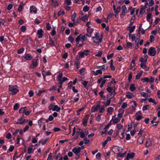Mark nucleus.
Segmentation results:
<instances>
[{"label": "nucleus", "instance_id": "obj_10", "mask_svg": "<svg viewBox=\"0 0 160 160\" xmlns=\"http://www.w3.org/2000/svg\"><path fill=\"white\" fill-rule=\"evenodd\" d=\"M89 117V115H87L84 118L82 122V123L83 126H87V121Z\"/></svg>", "mask_w": 160, "mask_h": 160}, {"label": "nucleus", "instance_id": "obj_16", "mask_svg": "<svg viewBox=\"0 0 160 160\" xmlns=\"http://www.w3.org/2000/svg\"><path fill=\"white\" fill-rule=\"evenodd\" d=\"M22 118L21 117L19 118L18 119V120L21 122H16V123L17 124H24L25 122H26L27 121H28V120L24 119L22 121Z\"/></svg>", "mask_w": 160, "mask_h": 160}, {"label": "nucleus", "instance_id": "obj_24", "mask_svg": "<svg viewBox=\"0 0 160 160\" xmlns=\"http://www.w3.org/2000/svg\"><path fill=\"white\" fill-rule=\"evenodd\" d=\"M152 145V142L150 139H147L146 143V147L147 148L149 147Z\"/></svg>", "mask_w": 160, "mask_h": 160}, {"label": "nucleus", "instance_id": "obj_1", "mask_svg": "<svg viewBox=\"0 0 160 160\" xmlns=\"http://www.w3.org/2000/svg\"><path fill=\"white\" fill-rule=\"evenodd\" d=\"M94 37H92V40L93 42L95 43H101L102 41V37L100 36L98 32H96L94 34Z\"/></svg>", "mask_w": 160, "mask_h": 160}, {"label": "nucleus", "instance_id": "obj_63", "mask_svg": "<svg viewBox=\"0 0 160 160\" xmlns=\"http://www.w3.org/2000/svg\"><path fill=\"white\" fill-rule=\"evenodd\" d=\"M147 61H146L145 59L143 58H140L139 61L141 62V63H146V62Z\"/></svg>", "mask_w": 160, "mask_h": 160}, {"label": "nucleus", "instance_id": "obj_39", "mask_svg": "<svg viewBox=\"0 0 160 160\" xmlns=\"http://www.w3.org/2000/svg\"><path fill=\"white\" fill-rule=\"evenodd\" d=\"M141 81L143 82H149V78L148 77H145L143 78H142L141 79Z\"/></svg>", "mask_w": 160, "mask_h": 160}, {"label": "nucleus", "instance_id": "obj_30", "mask_svg": "<svg viewBox=\"0 0 160 160\" xmlns=\"http://www.w3.org/2000/svg\"><path fill=\"white\" fill-rule=\"evenodd\" d=\"M51 74V73L49 71H48V72H46L44 71H42V76H49Z\"/></svg>", "mask_w": 160, "mask_h": 160}, {"label": "nucleus", "instance_id": "obj_18", "mask_svg": "<svg viewBox=\"0 0 160 160\" xmlns=\"http://www.w3.org/2000/svg\"><path fill=\"white\" fill-rule=\"evenodd\" d=\"M125 132V130H122L120 131L119 133H118L119 134V137L120 139H123L124 137V133Z\"/></svg>", "mask_w": 160, "mask_h": 160}, {"label": "nucleus", "instance_id": "obj_6", "mask_svg": "<svg viewBox=\"0 0 160 160\" xmlns=\"http://www.w3.org/2000/svg\"><path fill=\"white\" fill-rule=\"evenodd\" d=\"M156 53V51L155 48L153 47H150L148 51V54L151 56H154Z\"/></svg>", "mask_w": 160, "mask_h": 160}, {"label": "nucleus", "instance_id": "obj_12", "mask_svg": "<svg viewBox=\"0 0 160 160\" xmlns=\"http://www.w3.org/2000/svg\"><path fill=\"white\" fill-rule=\"evenodd\" d=\"M43 31L42 29H38L37 31V34L38 35V38H41L43 36Z\"/></svg>", "mask_w": 160, "mask_h": 160}, {"label": "nucleus", "instance_id": "obj_26", "mask_svg": "<svg viewBox=\"0 0 160 160\" xmlns=\"http://www.w3.org/2000/svg\"><path fill=\"white\" fill-rule=\"evenodd\" d=\"M133 103V105H132V110L133 112H135L136 109V107L137 106V104L135 101H133L132 102H131V103Z\"/></svg>", "mask_w": 160, "mask_h": 160}, {"label": "nucleus", "instance_id": "obj_2", "mask_svg": "<svg viewBox=\"0 0 160 160\" xmlns=\"http://www.w3.org/2000/svg\"><path fill=\"white\" fill-rule=\"evenodd\" d=\"M88 133V130L87 129L83 130L78 128L77 131V134H79L82 138H83L85 135L87 136Z\"/></svg>", "mask_w": 160, "mask_h": 160}, {"label": "nucleus", "instance_id": "obj_8", "mask_svg": "<svg viewBox=\"0 0 160 160\" xmlns=\"http://www.w3.org/2000/svg\"><path fill=\"white\" fill-rule=\"evenodd\" d=\"M112 150L115 153L118 154L119 153L121 152L123 150V149L121 147H120L118 146H115L113 148Z\"/></svg>", "mask_w": 160, "mask_h": 160}, {"label": "nucleus", "instance_id": "obj_25", "mask_svg": "<svg viewBox=\"0 0 160 160\" xmlns=\"http://www.w3.org/2000/svg\"><path fill=\"white\" fill-rule=\"evenodd\" d=\"M52 4L54 7H56L58 6V3L57 0H54L53 1H51Z\"/></svg>", "mask_w": 160, "mask_h": 160}, {"label": "nucleus", "instance_id": "obj_54", "mask_svg": "<svg viewBox=\"0 0 160 160\" xmlns=\"http://www.w3.org/2000/svg\"><path fill=\"white\" fill-rule=\"evenodd\" d=\"M155 37L153 35H151L150 36V41L151 42H152L155 40Z\"/></svg>", "mask_w": 160, "mask_h": 160}, {"label": "nucleus", "instance_id": "obj_53", "mask_svg": "<svg viewBox=\"0 0 160 160\" xmlns=\"http://www.w3.org/2000/svg\"><path fill=\"white\" fill-rule=\"evenodd\" d=\"M101 68L100 70H101V71L106 70L108 68L107 66L105 65H103L102 66H101Z\"/></svg>", "mask_w": 160, "mask_h": 160}, {"label": "nucleus", "instance_id": "obj_34", "mask_svg": "<svg viewBox=\"0 0 160 160\" xmlns=\"http://www.w3.org/2000/svg\"><path fill=\"white\" fill-rule=\"evenodd\" d=\"M143 71H141L139 73L137 74L135 77V78L136 79H138L141 76L142 74Z\"/></svg>", "mask_w": 160, "mask_h": 160}, {"label": "nucleus", "instance_id": "obj_15", "mask_svg": "<svg viewBox=\"0 0 160 160\" xmlns=\"http://www.w3.org/2000/svg\"><path fill=\"white\" fill-rule=\"evenodd\" d=\"M93 29L92 28H89L87 29V36L88 37H90L92 36V33L93 32Z\"/></svg>", "mask_w": 160, "mask_h": 160}, {"label": "nucleus", "instance_id": "obj_31", "mask_svg": "<svg viewBox=\"0 0 160 160\" xmlns=\"http://www.w3.org/2000/svg\"><path fill=\"white\" fill-rule=\"evenodd\" d=\"M130 90L132 92H133L136 89V88L135 85L134 84H132L131 85L130 88Z\"/></svg>", "mask_w": 160, "mask_h": 160}, {"label": "nucleus", "instance_id": "obj_46", "mask_svg": "<svg viewBox=\"0 0 160 160\" xmlns=\"http://www.w3.org/2000/svg\"><path fill=\"white\" fill-rule=\"evenodd\" d=\"M89 9V8L88 7L87 5L85 6L83 8V10L84 12H87L88 11Z\"/></svg>", "mask_w": 160, "mask_h": 160}, {"label": "nucleus", "instance_id": "obj_61", "mask_svg": "<svg viewBox=\"0 0 160 160\" xmlns=\"http://www.w3.org/2000/svg\"><path fill=\"white\" fill-rule=\"evenodd\" d=\"M126 45H127V46L128 48H131L132 47V44L130 42H127Z\"/></svg>", "mask_w": 160, "mask_h": 160}, {"label": "nucleus", "instance_id": "obj_35", "mask_svg": "<svg viewBox=\"0 0 160 160\" xmlns=\"http://www.w3.org/2000/svg\"><path fill=\"white\" fill-rule=\"evenodd\" d=\"M62 73H59L57 77V79L58 81H60V80H61V79L62 78Z\"/></svg>", "mask_w": 160, "mask_h": 160}, {"label": "nucleus", "instance_id": "obj_57", "mask_svg": "<svg viewBox=\"0 0 160 160\" xmlns=\"http://www.w3.org/2000/svg\"><path fill=\"white\" fill-rule=\"evenodd\" d=\"M87 34L86 35H84L82 36L81 38L84 41H86L87 39Z\"/></svg>", "mask_w": 160, "mask_h": 160}, {"label": "nucleus", "instance_id": "obj_55", "mask_svg": "<svg viewBox=\"0 0 160 160\" xmlns=\"http://www.w3.org/2000/svg\"><path fill=\"white\" fill-rule=\"evenodd\" d=\"M19 104L18 103H15L13 107V109L14 110H17L19 108Z\"/></svg>", "mask_w": 160, "mask_h": 160}, {"label": "nucleus", "instance_id": "obj_62", "mask_svg": "<svg viewBox=\"0 0 160 160\" xmlns=\"http://www.w3.org/2000/svg\"><path fill=\"white\" fill-rule=\"evenodd\" d=\"M88 82L87 81H84L83 82H82V84L84 86L85 88H86L88 84Z\"/></svg>", "mask_w": 160, "mask_h": 160}, {"label": "nucleus", "instance_id": "obj_52", "mask_svg": "<svg viewBox=\"0 0 160 160\" xmlns=\"http://www.w3.org/2000/svg\"><path fill=\"white\" fill-rule=\"evenodd\" d=\"M73 83L72 81H71L69 82L68 84V87L70 89H71V88L72 87Z\"/></svg>", "mask_w": 160, "mask_h": 160}, {"label": "nucleus", "instance_id": "obj_27", "mask_svg": "<svg viewBox=\"0 0 160 160\" xmlns=\"http://www.w3.org/2000/svg\"><path fill=\"white\" fill-rule=\"evenodd\" d=\"M140 66L142 68L145 69L146 71L148 70V68L146 67V63H141Z\"/></svg>", "mask_w": 160, "mask_h": 160}, {"label": "nucleus", "instance_id": "obj_29", "mask_svg": "<svg viewBox=\"0 0 160 160\" xmlns=\"http://www.w3.org/2000/svg\"><path fill=\"white\" fill-rule=\"evenodd\" d=\"M135 59H133L132 60L131 63V66L130 69H132L135 66Z\"/></svg>", "mask_w": 160, "mask_h": 160}, {"label": "nucleus", "instance_id": "obj_20", "mask_svg": "<svg viewBox=\"0 0 160 160\" xmlns=\"http://www.w3.org/2000/svg\"><path fill=\"white\" fill-rule=\"evenodd\" d=\"M32 58V56L29 54H26L24 56V58L28 60H31Z\"/></svg>", "mask_w": 160, "mask_h": 160}, {"label": "nucleus", "instance_id": "obj_38", "mask_svg": "<svg viewBox=\"0 0 160 160\" xmlns=\"http://www.w3.org/2000/svg\"><path fill=\"white\" fill-rule=\"evenodd\" d=\"M129 36L130 38H131L132 41H134L136 37L134 34L129 33Z\"/></svg>", "mask_w": 160, "mask_h": 160}, {"label": "nucleus", "instance_id": "obj_17", "mask_svg": "<svg viewBox=\"0 0 160 160\" xmlns=\"http://www.w3.org/2000/svg\"><path fill=\"white\" fill-rule=\"evenodd\" d=\"M92 72L93 73L95 76H97L98 74H102V72L100 69L96 71L93 70L92 71Z\"/></svg>", "mask_w": 160, "mask_h": 160}, {"label": "nucleus", "instance_id": "obj_44", "mask_svg": "<svg viewBox=\"0 0 160 160\" xmlns=\"http://www.w3.org/2000/svg\"><path fill=\"white\" fill-rule=\"evenodd\" d=\"M85 69L84 68H82L79 70V72L82 75H84L85 74Z\"/></svg>", "mask_w": 160, "mask_h": 160}, {"label": "nucleus", "instance_id": "obj_36", "mask_svg": "<svg viewBox=\"0 0 160 160\" xmlns=\"http://www.w3.org/2000/svg\"><path fill=\"white\" fill-rule=\"evenodd\" d=\"M48 44L50 46H55V44L54 42L50 38V40H49V43H48Z\"/></svg>", "mask_w": 160, "mask_h": 160}, {"label": "nucleus", "instance_id": "obj_47", "mask_svg": "<svg viewBox=\"0 0 160 160\" xmlns=\"http://www.w3.org/2000/svg\"><path fill=\"white\" fill-rule=\"evenodd\" d=\"M26 108V107H23L21 108L19 110V112L20 113H24L25 111V108Z\"/></svg>", "mask_w": 160, "mask_h": 160}, {"label": "nucleus", "instance_id": "obj_37", "mask_svg": "<svg viewBox=\"0 0 160 160\" xmlns=\"http://www.w3.org/2000/svg\"><path fill=\"white\" fill-rule=\"evenodd\" d=\"M105 106L104 105H102L101 106V107H100L99 112V113H103L105 111Z\"/></svg>", "mask_w": 160, "mask_h": 160}, {"label": "nucleus", "instance_id": "obj_50", "mask_svg": "<svg viewBox=\"0 0 160 160\" xmlns=\"http://www.w3.org/2000/svg\"><path fill=\"white\" fill-rule=\"evenodd\" d=\"M24 48H20L19 50H18V53L19 54H21L24 51Z\"/></svg>", "mask_w": 160, "mask_h": 160}, {"label": "nucleus", "instance_id": "obj_9", "mask_svg": "<svg viewBox=\"0 0 160 160\" xmlns=\"http://www.w3.org/2000/svg\"><path fill=\"white\" fill-rule=\"evenodd\" d=\"M72 152H74L75 154L78 157L76 158L78 159L79 157V152H80V149L78 147H75L73 148L72 149Z\"/></svg>", "mask_w": 160, "mask_h": 160}, {"label": "nucleus", "instance_id": "obj_40", "mask_svg": "<svg viewBox=\"0 0 160 160\" xmlns=\"http://www.w3.org/2000/svg\"><path fill=\"white\" fill-rule=\"evenodd\" d=\"M44 118H41L40 119L38 120V122L39 125V127L40 128L42 125V121L44 120Z\"/></svg>", "mask_w": 160, "mask_h": 160}, {"label": "nucleus", "instance_id": "obj_19", "mask_svg": "<svg viewBox=\"0 0 160 160\" xmlns=\"http://www.w3.org/2000/svg\"><path fill=\"white\" fill-rule=\"evenodd\" d=\"M135 153H128L127 155L126 159L127 160L130 159H132L134 157Z\"/></svg>", "mask_w": 160, "mask_h": 160}, {"label": "nucleus", "instance_id": "obj_22", "mask_svg": "<svg viewBox=\"0 0 160 160\" xmlns=\"http://www.w3.org/2000/svg\"><path fill=\"white\" fill-rule=\"evenodd\" d=\"M113 116H112V121L113 123V124H116L117 123L119 122L120 121V118H119L117 117L113 118Z\"/></svg>", "mask_w": 160, "mask_h": 160}, {"label": "nucleus", "instance_id": "obj_58", "mask_svg": "<svg viewBox=\"0 0 160 160\" xmlns=\"http://www.w3.org/2000/svg\"><path fill=\"white\" fill-rule=\"evenodd\" d=\"M135 26H133L129 30V32H130V33H130L132 32H133L135 29Z\"/></svg>", "mask_w": 160, "mask_h": 160}, {"label": "nucleus", "instance_id": "obj_3", "mask_svg": "<svg viewBox=\"0 0 160 160\" xmlns=\"http://www.w3.org/2000/svg\"><path fill=\"white\" fill-rule=\"evenodd\" d=\"M9 90L10 94L12 95L16 94L19 91L17 85L9 86Z\"/></svg>", "mask_w": 160, "mask_h": 160}, {"label": "nucleus", "instance_id": "obj_48", "mask_svg": "<svg viewBox=\"0 0 160 160\" xmlns=\"http://www.w3.org/2000/svg\"><path fill=\"white\" fill-rule=\"evenodd\" d=\"M84 55L83 52H78V56L80 58H82L84 57Z\"/></svg>", "mask_w": 160, "mask_h": 160}, {"label": "nucleus", "instance_id": "obj_21", "mask_svg": "<svg viewBox=\"0 0 160 160\" xmlns=\"http://www.w3.org/2000/svg\"><path fill=\"white\" fill-rule=\"evenodd\" d=\"M106 80L104 79H103L102 78H101L98 80L97 82L98 83H101V84H104L106 83Z\"/></svg>", "mask_w": 160, "mask_h": 160}, {"label": "nucleus", "instance_id": "obj_51", "mask_svg": "<svg viewBox=\"0 0 160 160\" xmlns=\"http://www.w3.org/2000/svg\"><path fill=\"white\" fill-rule=\"evenodd\" d=\"M148 100L149 102H152L155 105H156L157 104V102H156L155 100L152 99L151 98L149 99Z\"/></svg>", "mask_w": 160, "mask_h": 160}, {"label": "nucleus", "instance_id": "obj_41", "mask_svg": "<svg viewBox=\"0 0 160 160\" xmlns=\"http://www.w3.org/2000/svg\"><path fill=\"white\" fill-rule=\"evenodd\" d=\"M23 4L22 3L20 4L19 5V7L18 8V11L19 12H21L22 9V7Z\"/></svg>", "mask_w": 160, "mask_h": 160}, {"label": "nucleus", "instance_id": "obj_23", "mask_svg": "<svg viewBox=\"0 0 160 160\" xmlns=\"http://www.w3.org/2000/svg\"><path fill=\"white\" fill-rule=\"evenodd\" d=\"M144 138L142 137H140L138 139L137 142L138 144H141L143 143Z\"/></svg>", "mask_w": 160, "mask_h": 160}, {"label": "nucleus", "instance_id": "obj_45", "mask_svg": "<svg viewBox=\"0 0 160 160\" xmlns=\"http://www.w3.org/2000/svg\"><path fill=\"white\" fill-rule=\"evenodd\" d=\"M121 8L120 7L118 6L117 7L116 9L114 11V12L117 14V15L120 12Z\"/></svg>", "mask_w": 160, "mask_h": 160}, {"label": "nucleus", "instance_id": "obj_59", "mask_svg": "<svg viewBox=\"0 0 160 160\" xmlns=\"http://www.w3.org/2000/svg\"><path fill=\"white\" fill-rule=\"evenodd\" d=\"M141 95L143 97L145 98L148 97V94L143 92L141 93Z\"/></svg>", "mask_w": 160, "mask_h": 160}, {"label": "nucleus", "instance_id": "obj_14", "mask_svg": "<svg viewBox=\"0 0 160 160\" xmlns=\"http://www.w3.org/2000/svg\"><path fill=\"white\" fill-rule=\"evenodd\" d=\"M100 107V105L98 104L95 107H92L91 109V111L92 112H94L96 111H98V109Z\"/></svg>", "mask_w": 160, "mask_h": 160}, {"label": "nucleus", "instance_id": "obj_4", "mask_svg": "<svg viewBox=\"0 0 160 160\" xmlns=\"http://www.w3.org/2000/svg\"><path fill=\"white\" fill-rule=\"evenodd\" d=\"M48 108L50 110H52L53 111H56L57 112H59L61 110V108L57 105H55L54 103L50 104Z\"/></svg>", "mask_w": 160, "mask_h": 160}, {"label": "nucleus", "instance_id": "obj_43", "mask_svg": "<svg viewBox=\"0 0 160 160\" xmlns=\"http://www.w3.org/2000/svg\"><path fill=\"white\" fill-rule=\"evenodd\" d=\"M82 20L83 21L86 22L88 20V17L87 15H85L82 17Z\"/></svg>", "mask_w": 160, "mask_h": 160}, {"label": "nucleus", "instance_id": "obj_56", "mask_svg": "<svg viewBox=\"0 0 160 160\" xmlns=\"http://www.w3.org/2000/svg\"><path fill=\"white\" fill-rule=\"evenodd\" d=\"M111 101L110 99H108L107 101L104 104V105L105 106H105L107 107V106H109L111 103Z\"/></svg>", "mask_w": 160, "mask_h": 160}, {"label": "nucleus", "instance_id": "obj_5", "mask_svg": "<svg viewBox=\"0 0 160 160\" xmlns=\"http://www.w3.org/2000/svg\"><path fill=\"white\" fill-rule=\"evenodd\" d=\"M38 58L33 59L32 61V64L29 66V68L31 69L35 68L38 66Z\"/></svg>", "mask_w": 160, "mask_h": 160}, {"label": "nucleus", "instance_id": "obj_32", "mask_svg": "<svg viewBox=\"0 0 160 160\" xmlns=\"http://www.w3.org/2000/svg\"><path fill=\"white\" fill-rule=\"evenodd\" d=\"M65 14L64 11L62 9H60L58 13V16L61 15H63Z\"/></svg>", "mask_w": 160, "mask_h": 160}, {"label": "nucleus", "instance_id": "obj_13", "mask_svg": "<svg viewBox=\"0 0 160 160\" xmlns=\"http://www.w3.org/2000/svg\"><path fill=\"white\" fill-rule=\"evenodd\" d=\"M123 127V125L121 124H118L117 125V128L118 129L117 132L119 133L120 131L122 130H124Z\"/></svg>", "mask_w": 160, "mask_h": 160}, {"label": "nucleus", "instance_id": "obj_42", "mask_svg": "<svg viewBox=\"0 0 160 160\" xmlns=\"http://www.w3.org/2000/svg\"><path fill=\"white\" fill-rule=\"evenodd\" d=\"M110 68L111 69L112 71H114L115 69V68L114 66L113 65V61L112 60H111V63H110Z\"/></svg>", "mask_w": 160, "mask_h": 160}, {"label": "nucleus", "instance_id": "obj_11", "mask_svg": "<svg viewBox=\"0 0 160 160\" xmlns=\"http://www.w3.org/2000/svg\"><path fill=\"white\" fill-rule=\"evenodd\" d=\"M30 12L31 13L35 14L37 12V9L35 6H32L30 8Z\"/></svg>", "mask_w": 160, "mask_h": 160}, {"label": "nucleus", "instance_id": "obj_7", "mask_svg": "<svg viewBox=\"0 0 160 160\" xmlns=\"http://www.w3.org/2000/svg\"><path fill=\"white\" fill-rule=\"evenodd\" d=\"M122 12L120 15V17L121 18H123L127 13L128 11L127 8L125 5H123L122 7Z\"/></svg>", "mask_w": 160, "mask_h": 160}, {"label": "nucleus", "instance_id": "obj_49", "mask_svg": "<svg viewBox=\"0 0 160 160\" xmlns=\"http://www.w3.org/2000/svg\"><path fill=\"white\" fill-rule=\"evenodd\" d=\"M76 14L75 12L71 16V20L74 22L75 21V19L76 17Z\"/></svg>", "mask_w": 160, "mask_h": 160}, {"label": "nucleus", "instance_id": "obj_64", "mask_svg": "<svg viewBox=\"0 0 160 160\" xmlns=\"http://www.w3.org/2000/svg\"><path fill=\"white\" fill-rule=\"evenodd\" d=\"M47 160H52L51 152L50 153L48 154V158Z\"/></svg>", "mask_w": 160, "mask_h": 160}, {"label": "nucleus", "instance_id": "obj_28", "mask_svg": "<svg viewBox=\"0 0 160 160\" xmlns=\"http://www.w3.org/2000/svg\"><path fill=\"white\" fill-rule=\"evenodd\" d=\"M114 109L112 107H110L108 108L107 112L110 114H112V113L114 111Z\"/></svg>", "mask_w": 160, "mask_h": 160}, {"label": "nucleus", "instance_id": "obj_33", "mask_svg": "<svg viewBox=\"0 0 160 160\" xmlns=\"http://www.w3.org/2000/svg\"><path fill=\"white\" fill-rule=\"evenodd\" d=\"M133 95V93L130 92H128L126 95V97L128 98L131 99L132 98Z\"/></svg>", "mask_w": 160, "mask_h": 160}, {"label": "nucleus", "instance_id": "obj_60", "mask_svg": "<svg viewBox=\"0 0 160 160\" xmlns=\"http://www.w3.org/2000/svg\"><path fill=\"white\" fill-rule=\"evenodd\" d=\"M26 29V28L25 26H22L20 28V30L22 32H24Z\"/></svg>", "mask_w": 160, "mask_h": 160}]
</instances>
